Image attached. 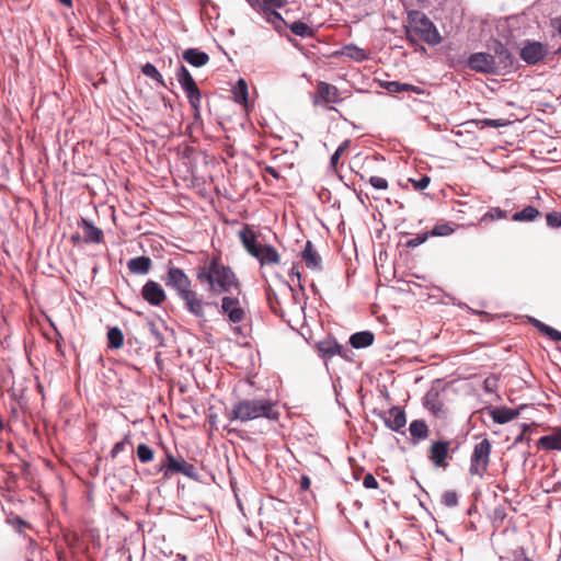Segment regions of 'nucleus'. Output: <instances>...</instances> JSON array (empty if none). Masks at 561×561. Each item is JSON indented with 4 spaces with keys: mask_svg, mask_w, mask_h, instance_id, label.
<instances>
[{
    "mask_svg": "<svg viewBox=\"0 0 561 561\" xmlns=\"http://www.w3.org/2000/svg\"><path fill=\"white\" fill-rule=\"evenodd\" d=\"M196 279L206 284L210 293L216 295L241 293L240 283L233 271L225 265L219 256H213L203 265L198 266Z\"/></svg>",
    "mask_w": 561,
    "mask_h": 561,
    "instance_id": "nucleus-1",
    "label": "nucleus"
},
{
    "mask_svg": "<svg viewBox=\"0 0 561 561\" xmlns=\"http://www.w3.org/2000/svg\"><path fill=\"white\" fill-rule=\"evenodd\" d=\"M226 415L231 422L245 423L261 417L277 421L279 412L276 402L265 398H254L238 400L226 411Z\"/></svg>",
    "mask_w": 561,
    "mask_h": 561,
    "instance_id": "nucleus-2",
    "label": "nucleus"
},
{
    "mask_svg": "<svg viewBox=\"0 0 561 561\" xmlns=\"http://www.w3.org/2000/svg\"><path fill=\"white\" fill-rule=\"evenodd\" d=\"M411 30L428 45H437L442 37L433 22L420 11H410L408 14Z\"/></svg>",
    "mask_w": 561,
    "mask_h": 561,
    "instance_id": "nucleus-3",
    "label": "nucleus"
},
{
    "mask_svg": "<svg viewBox=\"0 0 561 561\" xmlns=\"http://www.w3.org/2000/svg\"><path fill=\"white\" fill-rule=\"evenodd\" d=\"M491 443L488 438L482 439L480 443L474 445L471 458L469 471L472 476L482 478L488 469L491 454Z\"/></svg>",
    "mask_w": 561,
    "mask_h": 561,
    "instance_id": "nucleus-4",
    "label": "nucleus"
},
{
    "mask_svg": "<svg viewBox=\"0 0 561 561\" xmlns=\"http://www.w3.org/2000/svg\"><path fill=\"white\" fill-rule=\"evenodd\" d=\"M159 471L163 473L165 479L171 478L174 473L184 474L191 479H197V469L184 459L175 458L172 454H167L164 462L160 465Z\"/></svg>",
    "mask_w": 561,
    "mask_h": 561,
    "instance_id": "nucleus-5",
    "label": "nucleus"
},
{
    "mask_svg": "<svg viewBox=\"0 0 561 561\" xmlns=\"http://www.w3.org/2000/svg\"><path fill=\"white\" fill-rule=\"evenodd\" d=\"M176 79L184 90L186 98L188 100V103L193 107L195 114L199 112L201 108V91L194 81L193 77L191 76L190 71L186 69L185 66L181 65L176 72Z\"/></svg>",
    "mask_w": 561,
    "mask_h": 561,
    "instance_id": "nucleus-6",
    "label": "nucleus"
},
{
    "mask_svg": "<svg viewBox=\"0 0 561 561\" xmlns=\"http://www.w3.org/2000/svg\"><path fill=\"white\" fill-rule=\"evenodd\" d=\"M220 312L231 323H240L245 319V311L240 306L238 294L227 295L221 299Z\"/></svg>",
    "mask_w": 561,
    "mask_h": 561,
    "instance_id": "nucleus-7",
    "label": "nucleus"
},
{
    "mask_svg": "<svg viewBox=\"0 0 561 561\" xmlns=\"http://www.w3.org/2000/svg\"><path fill=\"white\" fill-rule=\"evenodd\" d=\"M164 282L167 286L176 290L179 297L191 290V279L179 267H169Z\"/></svg>",
    "mask_w": 561,
    "mask_h": 561,
    "instance_id": "nucleus-8",
    "label": "nucleus"
},
{
    "mask_svg": "<svg viewBox=\"0 0 561 561\" xmlns=\"http://www.w3.org/2000/svg\"><path fill=\"white\" fill-rule=\"evenodd\" d=\"M494 55L492 59L495 61L496 75H503L513 68L514 59L508 49L500 42H495Z\"/></svg>",
    "mask_w": 561,
    "mask_h": 561,
    "instance_id": "nucleus-9",
    "label": "nucleus"
},
{
    "mask_svg": "<svg viewBox=\"0 0 561 561\" xmlns=\"http://www.w3.org/2000/svg\"><path fill=\"white\" fill-rule=\"evenodd\" d=\"M468 66L471 70L481 73L496 75L495 61L489 53H476L469 57Z\"/></svg>",
    "mask_w": 561,
    "mask_h": 561,
    "instance_id": "nucleus-10",
    "label": "nucleus"
},
{
    "mask_svg": "<svg viewBox=\"0 0 561 561\" xmlns=\"http://www.w3.org/2000/svg\"><path fill=\"white\" fill-rule=\"evenodd\" d=\"M141 295L152 306H160L167 298L162 286L154 280H148L142 286Z\"/></svg>",
    "mask_w": 561,
    "mask_h": 561,
    "instance_id": "nucleus-11",
    "label": "nucleus"
},
{
    "mask_svg": "<svg viewBox=\"0 0 561 561\" xmlns=\"http://www.w3.org/2000/svg\"><path fill=\"white\" fill-rule=\"evenodd\" d=\"M547 55L545 45L538 42L526 44L520 50V57L529 65H535Z\"/></svg>",
    "mask_w": 561,
    "mask_h": 561,
    "instance_id": "nucleus-12",
    "label": "nucleus"
},
{
    "mask_svg": "<svg viewBox=\"0 0 561 561\" xmlns=\"http://www.w3.org/2000/svg\"><path fill=\"white\" fill-rule=\"evenodd\" d=\"M187 309V311L197 318L203 319L205 317V306L208 304L203 301L202 298L194 290H188L180 297Z\"/></svg>",
    "mask_w": 561,
    "mask_h": 561,
    "instance_id": "nucleus-13",
    "label": "nucleus"
},
{
    "mask_svg": "<svg viewBox=\"0 0 561 561\" xmlns=\"http://www.w3.org/2000/svg\"><path fill=\"white\" fill-rule=\"evenodd\" d=\"M187 309V311L197 318L203 319L205 317V306L208 304L203 301L202 298L194 290H188L180 297Z\"/></svg>",
    "mask_w": 561,
    "mask_h": 561,
    "instance_id": "nucleus-14",
    "label": "nucleus"
},
{
    "mask_svg": "<svg viewBox=\"0 0 561 561\" xmlns=\"http://www.w3.org/2000/svg\"><path fill=\"white\" fill-rule=\"evenodd\" d=\"M449 445V442L446 440H438L432 444L428 458L436 467L447 466L445 460L448 456Z\"/></svg>",
    "mask_w": 561,
    "mask_h": 561,
    "instance_id": "nucleus-15",
    "label": "nucleus"
},
{
    "mask_svg": "<svg viewBox=\"0 0 561 561\" xmlns=\"http://www.w3.org/2000/svg\"><path fill=\"white\" fill-rule=\"evenodd\" d=\"M301 257L306 263V266L313 271H320L322 268V260L317 250L313 248L311 241H307Z\"/></svg>",
    "mask_w": 561,
    "mask_h": 561,
    "instance_id": "nucleus-16",
    "label": "nucleus"
},
{
    "mask_svg": "<svg viewBox=\"0 0 561 561\" xmlns=\"http://www.w3.org/2000/svg\"><path fill=\"white\" fill-rule=\"evenodd\" d=\"M387 427L394 432H399L407 424V416L403 410L393 407L389 410L388 416L385 419Z\"/></svg>",
    "mask_w": 561,
    "mask_h": 561,
    "instance_id": "nucleus-17",
    "label": "nucleus"
},
{
    "mask_svg": "<svg viewBox=\"0 0 561 561\" xmlns=\"http://www.w3.org/2000/svg\"><path fill=\"white\" fill-rule=\"evenodd\" d=\"M319 352L321 353L322 357L324 358H331L334 355H340L344 358H346V353L350 352L348 348L342 346L335 341H323L320 342L318 345Z\"/></svg>",
    "mask_w": 561,
    "mask_h": 561,
    "instance_id": "nucleus-18",
    "label": "nucleus"
},
{
    "mask_svg": "<svg viewBox=\"0 0 561 561\" xmlns=\"http://www.w3.org/2000/svg\"><path fill=\"white\" fill-rule=\"evenodd\" d=\"M254 257L257 259L262 265L278 264L280 260L276 249L267 244H261Z\"/></svg>",
    "mask_w": 561,
    "mask_h": 561,
    "instance_id": "nucleus-19",
    "label": "nucleus"
},
{
    "mask_svg": "<svg viewBox=\"0 0 561 561\" xmlns=\"http://www.w3.org/2000/svg\"><path fill=\"white\" fill-rule=\"evenodd\" d=\"M239 238H240L243 247L245 248V250L252 256L257 254V250H259L261 243H259L256 241L255 234L251 229H249L248 227H244L243 229H241L239 231Z\"/></svg>",
    "mask_w": 561,
    "mask_h": 561,
    "instance_id": "nucleus-20",
    "label": "nucleus"
},
{
    "mask_svg": "<svg viewBox=\"0 0 561 561\" xmlns=\"http://www.w3.org/2000/svg\"><path fill=\"white\" fill-rule=\"evenodd\" d=\"M183 59L194 67H203L209 61V56L197 48H188L183 51Z\"/></svg>",
    "mask_w": 561,
    "mask_h": 561,
    "instance_id": "nucleus-21",
    "label": "nucleus"
},
{
    "mask_svg": "<svg viewBox=\"0 0 561 561\" xmlns=\"http://www.w3.org/2000/svg\"><path fill=\"white\" fill-rule=\"evenodd\" d=\"M318 94L324 102L339 103L342 100L335 85L322 81L318 83Z\"/></svg>",
    "mask_w": 561,
    "mask_h": 561,
    "instance_id": "nucleus-22",
    "label": "nucleus"
},
{
    "mask_svg": "<svg viewBox=\"0 0 561 561\" xmlns=\"http://www.w3.org/2000/svg\"><path fill=\"white\" fill-rule=\"evenodd\" d=\"M79 226L84 231V242L100 243L103 240V232L95 227L90 220L81 219Z\"/></svg>",
    "mask_w": 561,
    "mask_h": 561,
    "instance_id": "nucleus-23",
    "label": "nucleus"
},
{
    "mask_svg": "<svg viewBox=\"0 0 561 561\" xmlns=\"http://www.w3.org/2000/svg\"><path fill=\"white\" fill-rule=\"evenodd\" d=\"M127 266L130 273L145 275L150 271L151 260L148 256H137L130 259L127 263Z\"/></svg>",
    "mask_w": 561,
    "mask_h": 561,
    "instance_id": "nucleus-24",
    "label": "nucleus"
},
{
    "mask_svg": "<svg viewBox=\"0 0 561 561\" xmlns=\"http://www.w3.org/2000/svg\"><path fill=\"white\" fill-rule=\"evenodd\" d=\"M374 334L370 331H360L351 335L350 343L354 348L368 347L374 343Z\"/></svg>",
    "mask_w": 561,
    "mask_h": 561,
    "instance_id": "nucleus-25",
    "label": "nucleus"
},
{
    "mask_svg": "<svg viewBox=\"0 0 561 561\" xmlns=\"http://www.w3.org/2000/svg\"><path fill=\"white\" fill-rule=\"evenodd\" d=\"M260 13L265 18L266 22L272 24L274 30L276 32H278L279 34H282L284 28L287 26L286 21L275 10H264L263 12H260Z\"/></svg>",
    "mask_w": 561,
    "mask_h": 561,
    "instance_id": "nucleus-26",
    "label": "nucleus"
},
{
    "mask_svg": "<svg viewBox=\"0 0 561 561\" xmlns=\"http://www.w3.org/2000/svg\"><path fill=\"white\" fill-rule=\"evenodd\" d=\"M492 419L497 424H505L514 420L518 412L510 408H496L491 411Z\"/></svg>",
    "mask_w": 561,
    "mask_h": 561,
    "instance_id": "nucleus-27",
    "label": "nucleus"
},
{
    "mask_svg": "<svg viewBox=\"0 0 561 561\" xmlns=\"http://www.w3.org/2000/svg\"><path fill=\"white\" fill-rule=\"evenodd\" d=\"M340 54L342 56L348 57L355 61H364L369 58L367 51L356 45H345L342 47Z\"/></svg>",
    "mask_w": 561,
    "mask_h": 561,
    "instance_id": "nucleus-28",
    "label": "nucleus"
},
{
    "mask_svg": "<svg viewBox=\"0 0 561 561\" xmlns=\"http://www.w3.org/2000/svg\"><path fill=\"white\" fill-rule=\"evenodd\" d=\"M411 436L417 440L426 439L430 434V430L425 421L414 420L409 426Z\"/></svg>",
    "mask_w": 561,
    "mask_h": 561,
    "instance_id": "nucleus-29",
    "label": "nucleus"
},
{
    "mask_svg": "<svg viewBox=\"0 0 561 561\" xmlns=\"http://www.w3.org/2000/svg\"><path fill=\"white\" fill-rule=\"evenodd\" d=\"M382 87L389 92V93H401V92H415V93H422V90L419 87L409 84V83H401L399 81H387L382 84Z\"/></svg>",
    "mask_w": 561,
    "mask_h": 561,
    "instance_id": "nucleus-30",
    "label": "nucleus"
},
{
    "mask_svg": "<svg viewBox=\"0 0 561 561\" xmlns=\"http://www.w3.org/2000/svg\"><path fill=\"white\" fill-rule=\"evenodd\" d=\"M233 100L240 104H247L248 101V84L245 80L239 79L232 90Z\"/></svg>",
    "mask_w": 561,
    "mask_h": 561,
    "instance_id": "nucleus-31",
    "label": "nucleus"
},
{
    "mask_svg": "<svg viewBox=\"0 0 561 561\" xmlns=\"http://www.w3.org/2000/svg\"><path fill=\"white\" fill-rule=\"evenodd\" d=\"M539 215H540V213L537 208H535L533 206H527L523 210L516 211L512 216V219L514 221H533L537 217H539Z\"/></svg>",
    "mask_w": 561,
    "mask_h": 561,
    "instance_id": "nucleus-32",
    "label": "nucleus"
},
{
    "mask_svg": "<svg viewBox=\"0 0 561 561\" xmlns=\"http://www.w3.org/2000/svg\"><path fill=\"white\" fill-rule=\"evenodd\" d=\"M539 444L549 450H561V434H552L540 437Z\"/></svg>",
    "mask_w": 561,
    "mask_h": 561,
    "instance_id": "nucleus-33",
    "label": "nucleus"
},
{
    "mask_svg": "<svg viewBox=\"0 0 561 561\" xmlns=\"http://www.w3.org/2000/svg\"><path fill=\"white\" fill-rule=\"evenodd\" d=\"M108 346L118 350L124 344V336L118 328H111L107 332Z\"/></svg>",
    "mask_w": 561,
    "mask_h": 561,
    "instance_id": "nucleus-34",
    "label": "nucleus"
},
{
    "mask_svg": "<svg viewBox=\"0 0 561 561\" xmlns=\"http://www.w3.org/2000/svg\"><path fill=\"white\" fill-rule=\"evenodd\" d=\"M290 31L300 37H312L314 32L313 30L301 21H296L289 25Z\"/></svg>",
    "mask_w": 561,
    "mask_h": 561,
    "instance_id": "nucleus-35",
    "label": "nucleus"
},
{
    "mask_svg": "<svg viewBox=\"0 0 561 561\" xmlns=\"http://www.w3.org/2000/svg\"><path fill=\"white\" fill-rule=\"evenodd\" d=\"M533 323L540 332H542L543 334L549 336L552 341H554V342L561 341V332H559L558 330H556L536 319H534Z\"/></svg>",
    "mask_w": 561,
    "mask_h": 561,
    "instance_id": "nucleus-36",
    "label": "nucleus"
},
{
    "mask_svg": "<svg viewBox=\"0 0 561 561\" xmlns=\"http://www.w3.org/2000/svg\"><path fill=\"white\" fill-rule=\"evenodd\" d=\"M142 73L153 80H156L162 87H165L161 73L158 71L154 65L147 62L142 66Z\"/></svg>",
    "mask_w": 561,
    "mask_h": 561,
    "instance_id": "nucleus-37",
    "label": "nucleus"
},
{
    "mask_svg": "<svg viewBox=\"0 0 561 561\" xmlns=\"http://www.w3.org/2000/svg\"><path fill=\"white\" fill-rule=\"evenodd\" d=\"M137 457L142 463L150 462L153 459V450L147 444H139Z\"/></svg>",
    "mask_w": 561,
    "mask_h": 561,
    "instance_id": "nucleus-38",
    "label": "nucleus"
},
{
    "mask_svg": "<svg viewBox=\"0 0 561 561\" xmlns=\"http://www.w3.org/2000/svg\"><path fill=\"white\" fill-rule=\"evenodd\" d=\"M351 141L348 139L344 140L335 150V152L332 154L330 159V165L333 169H336V165L339 163L340 157L350 147Z\"/></svg>",
    "mask_w": 561,
    "mask_h": 561,
    "instance_id": "nucleus-39",
    "label": "nucleus"
},
{
    "mask_svg": "<svg viewBox=\"0 0 561 561\" xmlns=\"http://www.w3.org/2000/svg\"><path fill=\"white\" fill-rule=\"evenodd\" d=\"M442 503L447 507H455L458 504V494L455 491L444 492Z\"/></svg>",
    "mask_w": 561,
    "mask_h": 561,
    "instance_id": "nucleus-40",
    "label": "nucleus"
},
{
    "mask_svg": "<svg viewBox=\"0 0 561 561\" xmlns=\"http://www.w3.org/2000/svg\"><path fill=\"white\" fill-rule=\"evenodd\" d=\"M454 232V229L448 225V224H440V225H436L432 231H431V236H438V237H444V236H449Z\"/></svg>",
    "mask_w": 561,
    "mask_h": 561,
    "instance_id": "nucleus-41",
    "label": "nucleus"
},
{
    "mask_svg": "<svg viewBox=\"0 0 561 561\" xmlns=\"http://www.w3.org/2000/svg\"><path fill=\"white\" fill-rule=\"evenodd\" d=\"M286 4V0H262L260 12L264 10H275L277 8H283Z\"/></svg>",
    "mask_w": 561,
    "mask_h": 561,
    "instance_id": "nucleus-42",
    "label": "nucleus"
},
{
    "mask_svg": "<svg viewBox=\"0 0 561 561\" xmlns=\"http://www.w3.org/2000/svg\"><path fill=\"white\" fill-rule=\"evenodd\" d=\"M547 225L551 228H560L561 227V213L560 211H551L546 216Z\"/></svg>",
    "mask_w": 561,
    "mask_h": 561,
    "instance_id": "nucleus-43",
    "label": "nucleus"
},
{
    "mask_svg": "<svg viewBox=\"0 0 561 561\" xmlns=\"http://www.w3.org/2000/svg\"><path fill=\"white\" fill-rule=\"evenodd\" d=\"M127 444H130V435L129 434L126 435L123 440L117 442L113 446V448L111 450L112 458H115L118 454H121L125 449Z\"/></svg>",
    "mask_w": 561,
    "mask_h": 561,
    "instance_id": "nucleus-44",
    "label": "nucleus"
},
{
    "mask_svg": "<svg viewBox=\"0 0 561 561\" xmlns=\"http://www.w3.org/2000/svg\"><path fill=\"white\" fill-rule=\"evenodd\" d=\"M505 217H506V213L504 210H502L499 207H494L490 211L484 214V216L482 217V220H488V219L494 220V219H502Z\"/></svg>",
    "mask_w": 561,
    "mask_h": 561,
    "instance_id": "nucleus-45",
    "label": "nucleus"
},
{
    "mask_svg": "<svg viewBox=\"0 0 561 561\" xmlns=\"http://www.w3.org/2000/svg\"><path fill=\"white\" fill-rule=\"evenodd\" d=\"M369 183L376 190H387L388 188V181L380 176H370Z\"/></svg>",
    "mask_w": 561,
    "mask_h": 561,
    "instance_id": "nucleus-46",
    "label": "nucleus"
},
{
    "mask_svg": "<svg viewBox=\"0 0 561 561\" xmlns=\"http://www.w3.org/2000/svg\"><path fill=\"white\" fill-rule=\"evenodd\" d=\"M427 238H428V233L417 234L415 238L410 239L407 242V245L409 248H415V247L424 243L427 240Z\"/></svg>",
    "mask_w": 561,
    "mask_h": 561,
    "instance_id": "nucleus-47",
    "label": "nucleus"
},
{
    "mask_svg": "<svg viewBox=\"0 0 561 561\" xmlns=\"http://www.w3.org/2000/svg\"><path fill=\"white\" fill-rule=\"evenodd\" d=\"M363 485L366 489H376L378 486V482L371 473H367L363 479Z\"/></svg>",
    "mask_w": 561,
    "mask_h": 561,
    "instance_id": "nucleus-48",
    "label": "nucleus"
},
{
    "mask_svg": "<svg viewBox=\"0 0 561 561\" xmlns=\"http://www.w3.org/2000/svg\"><path fill=\"white\" fill-rule=\"evenodd\" d=\"M430 178L427 175H423L421 179L419 180H412V183H413V186L416 188V190H424L430 184Z\"/></svg>",
    "mask_w": 561,
    "mask_h": 561,
    "instance_id": "nucleus-49",
    "label": "nucleus"
},
{
    "mask_svg": "<svg viewBox=\"0 0 561 561\" xmlns=\"http://www.w3.org/2000/svg\"><path fill=\"white\" fill-rule=\"evenodd\" d=\"M484 124L488 125V126H491V127H500V126H503L504 124H502L500 121L497 119H485L484 121Z\"/></svg>",
    "mask_w": 561,
    "mask_h": 561,
    "instance_id": "nucleus-50",
    "label": "nucleus"
},
{
    "mask_svg": "<svg viewBox=\"0 0 561 561\" xmlns=\"http://www.w3.org/2000/svg\"><path fill=\"white\" fill-rule=\"evenodd\" d=\"M300 486L304 490L309 489V486H310V479L307 476H302L301 477Z\"/></svg>",
    "mask_w": 561,
    "mask_h": 561,
    "instance_id": "nucleus-51",
    "label": "nucleus"
},
{
    "mask_svg": "<svg viewBox=\"0 0 561 561\" xmlns=\"http://www.w3.org/2000/svg\"><path fill=\"white\" fill-rule=\"evenodd\" d=\"M247 2L254 9L256 10L257 12H260V8L262 7L261 5V0H247Z\"/></svg>",
    "mask_w": 561,
    "mask_h": 561,
    "instance_id": "nucleus-52",
    "label": "nucleus"
},
{
    "mask_svg": "<svg viewBox=\"0 0 561 561\" xmlns=\"http://www.w3.org/2000/svg\"><path fill=\"white\" fill-rule=\"evenodd\" d=\"M290 276H296L297 279L299 280L300 279V272L296 267H293L291 271H290Z\"/></svg>",
    "mask_w": 561,
    "mask_h": 561,
    "instance_id": "nucleus-53",
    "label": "nucleus"
},
{
    "mask_svg": "<svg viewBox=\"0 0 561 561\" xmlns=\"http://www.w3.org/2000/svg\"><path fill=\"white\" fill-rule=\"evenodd\" d=\"M266 171H267L272 176H274V178H276V179L278 178V173L276 172V170H275V169H273V168L268 167V168L266 169Z\"/></svg>",
    "mask_w": 561,
    "mask_h": 561,
    "instance_id": "nucleus-54",
    "label": "nucleus"
},
{
    "mask_svg": "<svg viewBox=\"0 0 561 561\" xmlns=\"http://www.w3.org/2000/svg\"><path fill=\"white\" fill-rule=\"evenodd\" d=\"M59 2L68 8L72 5V0H59Z\"/></svg>",
    "mask_w": 561,
    "mask_h": 561,
    "instance_id": "nucleus-55",
    "label": "nucleus"
}]
</instances>
